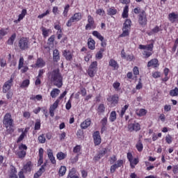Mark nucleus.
<instances>
[{
    "label": "nucleus",
    "instance_id": "obj_2",
    "mask_svg": "<svg viewBox=\"0 0 178 178\" xmlns=\"http://www.w3.org/2000/svg\"><path fill=\"white\" fill-rule=\"evenodd\" d=\"M3 124L7 129V132L11 133L12 129H10V127H13V120L12 119V115H10V113H6L4 115Z\"/></svg>",
    "mask_w": 178,
    "mask_h": 178
},
{
    "label": "nucleus",
    "instance_id": "obj_59",
    "mask_svg": "<svg viewBox=\"0 0 178 178\" xmlns=\"http://www.w3.org/2000/svg\"><path fill=\"white\" fill-rule=\"evenodd\" d=\"M116 161H118V159L116 158V156H113L110 158V163L111 165H113V163H115V162H116Z\"/></svg>",
    "mask_w": 178,
    "mask_h": 178
},
{
    "label": "nucleus",
    "instance_id": "obj_49",
    "mask_svg": "<svg viewBox=\"0 0 178 178\" xmlns=\"http://www.w3.org/2000/svg\"><path fill=\"white\" fill-rule=\"evenodd\" d=\"M97 111L99 112V113H104L105 112V106L104 104H100L98 106Z\"/></svg>",
    "mask_w": 178,
    "mask_h": 178
},
{
    "label": "nucleus",
    "instance_id": "obj_8",
    "mask_svg": "<svg viewBox=\"0 0 178 178\" xmlns=\"http://www.w3.org/2000/svg\"><path fill=\"white\" fill-rule=\"evenodd\" d=\"M95 24L94 17L91 15H88V24L86 26V30H91L92 27H95Z\"/></svg>",
    "mask_w": 178,
    "mask_h": 178
},
{
    "label": "nucleus",
    "instance_id": "obj_56",
    "mask_svg": "<svg viewBox=\"0 0 178 178\" xmlns=\"http://www.w3.org/2000/svg\"><path fill=\"white\" fill-rule=\"evenodd\" d=\"M96 13L99 16H104L105 15V11L103 9H98L96 11Z\"/></svg>",
    "mask_w": 178,
    "mask_h": 178
},
{
    "label": "nucleus",
    "instance_id": "obj_55",
    "mask_svg": "<svg viewBox=\"0 0 178 178\" xmlns=\"http://www.w3.org/2000/svg\"><path fill=\"white\" fill-rule=\"evenodd\" d=\"M81 149V146L76 145L74 147L73 152H74V154H78V152H79Z\"/></svg>",
    "mask_w": 178,
    "mask_h": 178
},
{
    "label": "nucleus",
    "instance_id": "obj_64",
    "mask_svg": "<svg viewBox=\"0 0 178 178\" xmlns=\"http://www.w3.org/2000/svg\"><path fill=\"white\" fill-rule=\"evenodd\" d=\"M0 66L1 67H5V66H6V60H5V59L1 58L0 60Z\"/></svg>",
    "mask_w": 178,
    "mask_h": 178
},
{
    "label": "nucleus",
    "instance_id": "obj_14",
    "mask_svg": "<svg viewBox=\"0 0 178 178\" xmlns=\"http://www.w3.org/2000/svg\"><path fill=\"white\" fill-rule=\"evenodd\" d=\"M107 152L108 149L106 148L102 149L99 151V154L94 157L95 161H99Z\"/></svg>",
    "mask_w": 178,
    "mask_h": 178
},
{
    "label": "nucleus",
    "instance_id": "obj_39",
    "mask_svg": "<svg viewBox=\"0 0 178 178\" xmlns=\"http://www.w3.org/2000/svg\"><path fill=\"white\" fill-rule=\"evenodd\" d=\"M130 162V165L131 169H134V168H136V165H137L138 163V159H132Z\"/></svg>",
    "mask_w": 178,
    "mask_h": 178
},
{
    "label": "nucleus",
    "instance_id": "obj_58",
    "mask_svg": "<svg viewBox=\"0 0 178 178\" xmlns=\"http://www.w3.org/2000/svg\"><path fill=\"white\" fill-rule=\"evenodd\" d=\"M40 129H41V122L37 121L35 124V130H40Z\"/></svg>",
    "mask_w": 178,
    "mask_h": 178
},
{
    "label": "nucleus",
    "instance_id": "obj_48",
    "mask_svg": "<svg viewBox=\"0 0 178 178\" xmlns=\"http://www.w3.org/2000/svg\"><path fill=\"white\" fill-rule=\"evenodd\" d=\"M70 8V6L69 4L65 6L64 8V11L63 13L64 17H67V12H69Z\"/></svg>",
    "mask_w": 178,
    "mask_h": 178
},
{
    "label": "nucleus",
    "instance_id": "obj_57",
    "mask_svg": "<svg viewBox=\"0 0 178 178\" xmlns=\"http://www.w3.org/2000/svg\"><path fill=\"white\" fill-rule=\"evenodd\" d=\"M113 88H115V90L116 91H119V87H120V83L119 82H115L113 84Z\"/></svg>",
    "mask_w": 178,
    "mask_h": 178
},
{
    "label": "nucleus",
    "instance_id": "obj_1",
    "mask_svg": "<svg viewBox=\"0 0 178 178\" xmlns=\"http://www.w3.org/2000/svg\"><path fill=\"white\" fill-rule=\"evenodd\" d=\"M48 74L49 80L54 86H56L58 88H60L63 86V77L58 68L53 70L51 72H49Z\"/></svg>",
    "mask_w": 178,
    "mask_h": 178
},
{
    "label": "nucleus",
    "instance_id": "obj_38",
    "mask_svg": "<svg viewBox=\"0 0 178 178\" xmlns=\"http://www.w3.org/2000/svg\"><path fill=\"white\" fill-rule=\"evenodd\" d=\"M109 120L111 122H115L116 120V111H112L110 114Z\"/></svg>",
    "mask_w": 178,
    "mask_h": 178
},
{
    "label": "nucleus",
    "instance_id": "obj_6",
    "mask_svg": "<svg viewBox=\"0 0 178 178\" xmlns=\"http://www.w3.org/2000/svg\"><path fill=\"white\" fill-rule=\"evenodd\" d=\"M131 120L128 121V130L129 131H139L141 130V126L138 122H134V123L130 122Z\"/></svg>",
    "mask_w": 178,
    "mask_h": 178
},
{
    "label": "nucleus",
    "instance_id": "obj_22",
    "mask_svg": "<svg viewBox=\"0 0 178 178\" xmlns=\"http://www.w3.org/2000/svg\"><path fill=\"white\" fill-rule=\"evenodd\" d=\"M159 65L158 59L156 58L152 59L147 63V67H151L152 66L153 67H158Z\"/></svg>",
    "mask_w": 178,
    "mask_h": 178
},
{
    "label": "nucleus",
    "instance_id": "obj_62",
    "mask_svg": "<svg viewBox=\"0 0 178 178\" xmlns=\"http://www.w3.org/2000/svg\"><path fill=\"white\" fill-rule=\"evenodd\" d=\"M152 77H154V79H158L159 77H161V72H155L152 74Z\"/></svg>",
    "mask_w": 178,
    "mask_h": 178
},
{
    "label": "nucleus",
    "instance_id": "obj_17",
    "mask_svg": "<svg viewBox=\"0 0 178 178\" xmlns=\"http://www.w3.org/2000/svg\"><path fill=\"white\" fill-rule=\"evenodd\" d=\"M53 60L54 62H59L60 60V56L59 54V50L54 49L53 51Z\"/></svg>",
    "mask_w": 178,
    "mask_h": 178
},
{
    "label": "nucleus",
    "instance_id": "obj_47",
    "mask_svg": "<svg viewBox=\"0 0 178 178\" xmlns=\"http://www.w3.org/2000/svg\"><path fill=\"white\" fill-rule=\"evenodd\" d=\"M26 133H27V130H25L24 132L22 133V134L18 138L17 143H20L21 141H23L24 136H26Z\"/></svg>",
    "mask_w": 178,
    "mask_h": 178
},
{
    "label": "nucleus",
    "instance_id": "obj_32",
    "mask_svg": "<svg viewBox=\"0 0 178 178\" xmlns=\"http://www.w3.org/2000/svg\"><path fill=\"white\" fill-rule=\"evenodd\" d=\"M30 86V80L26 79L22 81V83L20 84L21 88H27Z\"/></svg>",
    "mask_w": 178,
    "mask_h": 178
},
{
    "label": "nucleus",
    "instance_id": "obj_15",
    "mask_svg": "<svg viewBox=\"0 0 178 178\" xmlns=\"http://www.w3.org/2000/svg\"><path fill=\"white\" fill-rule=\"evenodd\" d=\"M63 55L65 57L67 60H72V59H73V53L69 50H64Z\"/></svg>",
    "mask_w": 178,
    "mask_h": 178
},
{
    "label": "nucleus",
    "instance_id": "obj_27",
    "mask_svg": "<svg viewBox=\"0 0 178 178\" xmlns=\"http://www.w3.org/2000/svg\"><path fill=\"white\" fill-rule=\"evenodd\" d=\"M44 172H45V168H44V165H42L39 170L36 173H35L34 178L40 177V176H42Z\"/></svg>",
    "mask_w": 178,
    "mask_h": 178
},
{
    "label": "nucleus",
    "instance_id": "obj_30",
    "mask_svg": "<svg viewBox=\"0 0 178 178\" xmlns=\"http://www.w3.org/2000/svg\"><path fill=\"white\" fill-rule=\"evenodd\" d=\"M58 173L60 177L65 176L66 175V166L62 165L58 170Z\"/></svg>",
    "mask_w": 178,
    "mask_h": 178
},
{
    "label": "nucleus",
    "instance_id": "obj_19",
    "mask_svg": "<svg viewBox=\"0 0 178 178\" xmlns=\"http://www.w3.org/2000/svg\"><path fill=\"white\" fill-rule=\"evenodd\" d=\"M45 65V60H44V59H42V58H39L37 59L35 66V67H44Z\"/></svg>",
    "mask_w": 178,
    "mask_h": 178
},
{
    "label": "nucleus",
    "instance_id": "obj_34",
    "mask_svg": "<svg viewBox=\"0 0 178 178\" xmlns=\"http://www.w3.org/2000/svg\"><path fill=\"white\" fill-rule=\"evenodd\" d=\"M92 35L97 37L100 41H104V36L101 35V33L97 31L92 32Z\"/></svg>",
    "mask_w": 178,
    "mask_h": 178
},
{
    "label": "nucleus",
    "instance_id": "obj_44",
    "mask_svg": "<svg viewBox=\"0 0 178 178\" xmlns=\"http://www.w3.org/2000/svg\"><path fill=\"white\" fill-rule=\"evenodd\" d=\"M88 73L90 77H94L95 76V73H97V70H92L91 68H88Z\"/></svg>",
    "mask_w": 178,
    "mask_h": 178
},
{
    "label": "nucleus",
    "instance_id": "obj_12",
    "mask_svg": "<svg viewBox=\"0 0 178 178\" xmlns=\"http://www.w3.org/2000/svg\"><path fill=\"white\" fill-rule=\"evenodd\" d=\"M93 138L95 145H99V144H101V135H99V131H97L93 134Z\"/></svg>",
    "mask_w": 178,
    "mask_h": 178
},
{
    "label": "nucleus",
    "instance_id": "obj_60",
    "mask_svg": "<svg viewBox=\"0 0 178 178\" xmlns=\"http://www.w3.org/2000/svg\"><path fill=\"white\" fill-rule=\"evenodd\" d=\"M143 55L145 56V58H149L151 55H152V53L151 51H148L147 50L144 51Z\"/></svg>",
    "mask_w": 178,
    "mask_h": 178
},
{
    "label": "nucleus",
    "instance_id": "obj_24",
    "mask_svg": "<svg viewBox=\"0 0 178 178\" xmlns=\"http://www.w3.org/2000/svg\"><path fill=\"white\" fill-rule=\"evenodd\" d=\"M59 94H60V90L58 88H54L50 92V96L51 98H56Z\"/></svg>",
    "mask_w": 178,
    "mask_h": 178
},
{
    "label": "nucleus",
    "instance_id": "obj_43",
    "mask_svg": "<svg viewBox=\"0 0 178 178\" xmlns=\"http://www.w3.org/2000/svg\"><path fill=\"white\" fill-rule=\"evenodd\" d=\"M67 178H79V176L75 175L74 170L70 171Z\"/></svg>",
    "mask_w": 178,
    "mask_h": 178
},
{
    "label": "nucleus",
    "instance_id": "obj_46",
    "mask_svg": "<svg viewBox=\"0 0 178 178\" xmlns=\"http://www.w3.org/2000/svg\"><path fill=\"white\" fill-rule=\"evenodd\" d=\"M23 65H24V58H23V56H21L19 58V65H18L19 70H20V69H22V67H23Z\"/></svg>",
    "mask_w": 178,
    "mask_h": 178
},
{
    "label": "nucleus",
    "instance_id": "obj_20",
    "mask_svg": "<svg viewBox=\"0 0 178 178\" xmlns=\"http://www.w3.org/2000/svg\"><path fill=\"white\" fill-rule=\"evenodd\" d=\"M16 173H17V171L16 170V168H15V166L13 165H11L9 178H18L17 175H16Z\"/></svg>",
    "mask_w": 178,
    "mask_h": 178
},
{
    "label": "nucleus",
    "instance_id": "obj_42",
    "mask_svg": "<svg viewBox=\"0 0 178 178\" xmlns=\"http://www.w3.org/2000/svg\"><path fill=\"white\" fill-rule=\"evenodd\" d=\"M136 147L139 152H141V151H143V143H141V140H138V142L136 145Z\"/></svg>",
    "mask_w": 178,
    "mask_h": 178
},
{
    "label": "nucleus",
    "instance_id": "obj_11",
    "mask_svg": "<svg viewBox=\"0 0 178 178\" xmlns=\"http://www.w3.org/2000/svg\"><path fill=\"white\" fill-rule=\"evenodd\" d=\"M107 101L111 102V105H118V102H119V96L118 95L109 96L107 98Z\"/></svg>",
    "mask_w": 178,
    "mask_h": 178
},
{
    "label": "nucleus",
    "instance_id": "obj_52",
    "mask_svg": "<svg viewBox=\"0 0 178 178\" xmlns=\"http://www.w3.org/2000/svg\"><path fill=\"white\" fill-rule=\"evenodd\" d=\"M8 33H9V30L8 29V28L3 29L0 31V35H1L2 37H4V35H6Z\"/></svg>",
    "mask_w": 178,
    "mask_h": 178
},
{
    "label": "nucleus",
    "instance_id": "obj_36",
    "mask_svg": "<svg viewBox=\"0 0 178 178\" xmlns=\"http://www.w3.org/2000/svg\"><path fill=\"white\" fill-rule=\"evenodd\" d=\"M131 26V20L126 19V21L123 25V29H127L129 30Z\"/></svg>",
    "mask_w": 178,
    "mask_h": 178
},
{
    "label": "nucleus",
    "instance_id": "obj_37",
    "mask_svg": "<svg viewBox=\"0 0 178 178\" xmlns=\"http://www.w3.org/2000/svg\"><path fill=\"white\" fill-rule=\"evenodd\" d=\"M57 156V159H58V161H63V159H65V158H66V154L60 152L58 153H57L56 154Z\"/></svg>",
    "mask_w": 178,
    "mask_h": 178
},
{
    "label": "nucleus",
    "instance_id": "obj_26",
    "mask_svg": "<svg viewBox=\"0 0 178 178\" xmlns=\"http://www.w3.org/2000/svg\"><path fill=\"white\" fill-rule=\"evenodd\" d=\"M118 13V10L115 7H111L107 10V15L108 16H115Z\"/></svg>",
    "mask_w": 178,
    "mask_h": 178
},
{
    "label": "nucleus",
    "instance_id": "obj_5",
    "mask_svg": "<svg viewBox=\"0 0 178 178\" xmlns=\"http://www.w3.org/2000/svg\"><path fill=\"white\" fill-rule=\"evenodd\" d=\"M18 47L21 51H26L30 48L29 39L27 38H22L18 42Z\"/></svg>",
    "mask_w": 178,
    "mask_h": 178
},
{
    "label": "nucleus",
    "instance_id": "obj_35",
    "mask_svg": "<svg viewBox=\"0 0 178 178\" xmlns=\"http://www.w3.org/2000/svg\"><path fill=\"white\" fill-rule=\"evenodd\" d=\"M136 115L138 116H145V115H147V110L141 108L138 111H136Z\"/></svg>",
    "mask_w": 178,
    "mask_h": 178
},
{
    "label": "nucleus",
    "instance_id": "obj_40",
    "mask_svg": "<svg viewBox=\"0 0 178 178\" xmlns=\"http://www.w3.org/2000/svg\"><path fill=\"white\" fill-rule=\"evenodd\" d=\"M60 100L59 99H57L56 102L53 104V105L50 106L49 109H51L53 111H55L56 108H58V106L59 105Z\"/></svg>",
    "mask_w": 178,
    "mask_h": 178
},
{
    "label": "nucleus",
    "instance_id": "obj_50",
    "mask_svg": "<svg viewBox=\"0 0 178 178\" xmlns=\"http://www.w3.org/2000/svg\"><path fill=\"white\" fill-rule=\"evenodd\" d=\"M97 66H98V63L97 61H93L89 66V69L97 70Z\"/></svg>",
    "mask_w": 178,
    "mask_h": 178
},
{
    "label": "nucleus",
    "instance_id": "obj_31",
    "mask_svg": "<svg viewBox=\"0 0 178 178\" xmlns=\"http://www.w3.org/2000/svg\"><path fill=\"white\" fill-rule=\"evenodd\" d=\"M122 16L124 19L129 17V6H124Z\"/></svg>",
    "mask_w": 178,
    "mask_h": 178
},
{
    "label": "nucleus",
    "instance_id": "obj_18",
    "mask_svg": "<svg viewBox=\"0 0 178 178\" xmlns=\"http://www.w3.org/2000/svg\"><path fill=\"white\" fill-rule=\"evenodd\" d=\"M139 49H146V51H149L152 52V49H154V44H149L147 45H139Z\"/></svg>",
    "mask_w": 178,
    "mask_h": 178
},
{
    "label": "nucleus",
    "instance_id": "obj_13",
    "mask_svg": "<svg viewBox=\"0 0 178 178\" xmlns=\"http://www.w3.org/2000/svg\"><path fill=\"white\" fill-rule=\"evenodd\" d=\"M47 156L53 165H56V160H55V156H54L52 149H47Z\"/></svg>",
    "mask_w": 178,
    "mask_h": 178
},
{
    "label": "nucleus",
    "instance_id": "obj_45",
    "mask_svg": "<svg viewBox=\"0 0 178 178\" xmlns=\"http://www.w3.org/2000/svg\"><path fill=\"white\" fill-rule=\"evenodd\" d=\"M38 141L39 143H40V144H45V141H47V139L45 138L44 134L39 136Z\"/></svg>",
    "mask_w": 178,
    "mask_h": 178
},
{
    "label": "nucleus",
    "instance_id": "obj_28",
    "mask_svg": "<svg viewBox=\"0 0 178 178\" xmlns=\"http://www.w3.org/2000/svg\"><path fill=\"white\" fill-rule=\"evenodd\" d=\"M109 66L113 68L114 70H116L119 67V65H118V62L113 59H111L109 61Z\"/></svg>",
    "mask_w": 178,
    "mask_h": 178
},
{
    "label": "nucleus",
    "instance_id": "obj_23",
    "mask_svg": "<svg viewBox=\"0 0 178 178\" xmlns=\"http://www.w3.org/2000/svg\"><path fill=\"white\" fill-rule=\"evenodd\" d=\"M168 19L171 23H175L178 19V15L175 13H170L168 15Z\"/></svg>",
    "mask_w": 178,
    "mask_h": 178
},
{
    "label": "nucleus",
    "instance_id": "obj_51",
    "mask_svg": "<svg viewBox=\"0 0 178 178\" xmlns=\"http://www.w3.org/2000/svg\"><path fill=\"white\" fill-rule=\"evenodd\" d=\"M165 141L167 144H172V142L173 141V138L170 135H167L165 136Z\"/></svg>",
    "mask_w": 178,
    "mask_h": 178
},
{
    "label": "nucleus",
    "instance_id": "obj_3",
    "mask_svg": "<svg viewBox=\"0 0 178 178\" xmlns=\"http://www.w3.org/2000/svg\"><path fill=\"white\" fill-rule=\"evenodd\" d=\"M83 19L81 13H76L74 15L67 21L66 26L67 27H72V24L74 22H80Z\"/></svg>",
    "mask_w": 178,
    "mask_h": 178
},
{
    "label": "nucleus",
    "instance_id": "obj_9",
    "mask_svg": "<svg viewBox=\"0 0 178 178\" xmlns=\"http://www.w3.org/2000/svg\"><path fill=\"white\" fill-rule=\"evenodd\" d=\"M123 165V160H118L113 165L111 166L110 172L111 173H115L116 169L120 168Z\"/></svg>",
    "mask_w": 178,
    "mask_h": 178
},
{
    "label": "nucleus",
    "instance_id": "obj_61",
    "mask_svg": "<svg viewBox=\"0 0 178 178\" xmlns=\"http://www.w3.org/2000/svg\"><path fill=\"white\" fill-rule=\"evenodd\" d=\"M102 125L105 127L106 124H108V118H104L101 121Z\"/></svg>",
    "mask_w": 178,
    "mask_h": 178
},
{
    "label": "nucleus",
    "instance_id": "obj_10",
    "mask_svg": "<svg viewBox=\"0 0 178 178\" xmlns=\"http://www.w3.org/2000/svg\"><path fill=\"white\" fill-rule=\"evenodd\" d=\"M138 22L142 26L147 24V15L145 11L143 10L139 15Z\"/></svg>",
    "mask_w": 178,
    "mask_h": 178
},
{
    "label": "nucleus",
    "instance_id": "obj_21",
    "mask_svg": "<svg viewBox=\"0 0 178 178\" xmlns=\"http://www.w3.org/2000/svg\"><path fill=\"white\" fill-rule=\"evenodd\" d=\"M88 47L89 49H91L92 51L95 49V40H94L92 38H88Z\"/></svg>",
    "mask_w": 178,
    "mask_h": 178
},
{
    "label": "nucleus",
    "instance_id": "obj_41",
    "mask_svg": "<svg viewBox=\"0 0 178 178\" xmlns=\"http://www.w3.org/2000/svg\"><path fill=\"white\" fill-rule=\"evenodd\" d=\"M170 95L171 97H177V95H178V88H175V89L171 90L170 91Z\"/></svg>",
    "mask_w": 178,
    "mask_h": 178
},
{
    "label": "nucleus",
    "instance_id": "obj_54",
    "mask_svg": "<svg viewBox=\"0 0 178 178\" xmlns=\"http://www.w3.org/2000/svg\"><path fill=\"white\" fill-rule=\"evenodd\" d=\"M54 41H55V35H52L49 39L47 44L51 45V44H54Z\"/></svg>",
    "mask_w": 178,
    "mask_h": 178
},
{
    "label": "nucleus",
    "instance_id": "obj_4",
    "mask_svg": "<svg viewBox=\"0 0 178 178\" xmlns=\"http://www.w3.org/2000/svg\"><path fill=\"white\" fill-rule=\"evenodd\" d=\"M13 80H15V75L13 74L10 76V79L6 81L3 86V92L6 94L12 88V86H13Z\"/></svg>",
    "mask_w": 178,
    "mask_h": 178
},
{
    "label": "nucleus",
    "instance_id": "obj_29",
    "mask_svg": "<svg viewBox=\"0 0 178 178\" xmlns=\"http://www.w3.org/2000/svg\"><path fill=\"white\" fill-rule=\"evenodd\" d=\"M159 31H162V27L156 26L150 32L149 35H151L152 34H156V33H159Z\"/></svg>",
    "mask_w": 178,
    "mask_h": 178
},
{
    "label": "nucleus",
    "instance_id": "obj_16",
    "mask_svg": "<svg viewBox=\"0 0 178 178\" xmlns=\"http://www.w3.org/2000/svg\"><path fill=\"white\" fill-rule=\"evenodd\" d=\"M91 125V119L88 118L85 120L81 124V128L83 129H88Z\"/></svg>",
    "mask_w": 178,
    "mask_h": 178
},
{
    "label": "nucleus",
    "instance_id": "obj_7",
    "mask_svg": "<svg viewBox=\"0 0 178 178\" xmlns=\"http://www.w3.org/2000/svg\"><path fill=\"white\" fill-rule=\"evenodd\" d=\"M19 151L17 152L18 158H24L26 156V151H27V146L26 145L22 144L19 146Z\"/></svg>",
    "mask_w": 178,
    "mask_h": 178
},
{
    "label": "nucleus",
    "instance_id": "obj_53",
    "mask_svg": "<svg viewBox=\"0 0 178 178\" xmlns=\"http://www.w3.org/2000/svg\"><path fill=\"white\" fill-rule=\"evenodd\" d=\"M122 33L120 35V37H127L129 35V29L122 28Z\"/></svg>",
    "mask_w": 178,
    "mask_h": 178
},
{
    "label": "nucleus",
    "instance_id": "obj_25",
    "mask_svg": "<svg viewBox=\"0 0 178 178\" xmlns=\"http://www.w3.org/2000/svg\"><path fill=\"white\" fill-rule=\"evenodd\" d=\"M42 35L44 38L49 36V33H51V29H47V28L42 26L41 28Z\"/></svg>",
    "mask_w": 178,
    "mask_h": 178
},
{
    "label": "nucleus",
    "instance_id": "obj_33",
    "mask_svg": "<svg viewBox=\"0 0 178 178\" xmlns=\"http://www.w3.org/2000/svg\"><path fill=\"white\" fill-rule=\"evenodd\" d=\"M15 40H16V33H13L10 38L8 40V45H13V42H15Z\"/></svg>",
    "mask_w": 178,
    "mask_h": 178
},
{
    "label": "nucleus",
    "instance_id": "obj_63",
    "mask_svg": "<svg viewBox=\"0 0 178 178\" xmlns=\"http://www.w3.org/2000/svg\"><path fill=\"white\" fill-rule=\"evenodd\" d=\"M65 108L67 111L70 110L72 108V101L68 100V102L66 103Z\"/></svg>",
    "mask_w": 178,
    "mask_h": 178
}]
</instances>
